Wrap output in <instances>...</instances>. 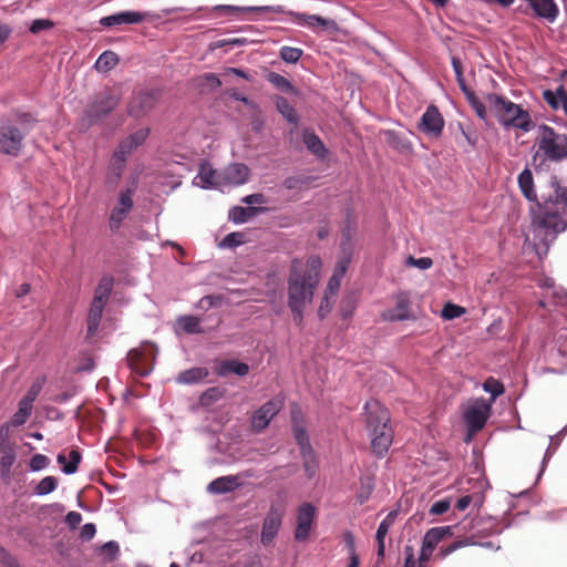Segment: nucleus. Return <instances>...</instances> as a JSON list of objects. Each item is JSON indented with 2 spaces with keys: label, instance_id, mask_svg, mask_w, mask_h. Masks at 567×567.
<instances>
[{
  "label": "nucleus",
  "instance_id": "nucleus-1",
  "mask_svg": "<svg viewBox=\"0 0 567 567\" xmlns=\"http://www.w3.org/2000/svg\"><path fill=\"white\" fill-rule=\"evenodd\" d=\"M551 192L542 194L540 214H535L532 224L537 236L548 245L558 234L567 229V186H561L556 176L550 177Z\"/></svg>",
  "mask_w": 567,
  "mask_h": 567
},
{
  "label": "nucleus",
  "instance_id": "nucleus-2",
  "mask_svg": "<svg viewBox=\"0 0 567 567\" xmlns=\"http://www.w3.org/2000/svg\"><path fill=\"white\" fill-rule=\"evenodd\" d=\"M535 146L532 166L536 172L548 169L550 164L567 161V134L556 131L548 124L536 126Z\"/></svg>",
  "mask_w": 567,
  "mask_h": 567
},
{
  "label": "nucleus",
  "instance_id": "nucleus-3",
  "mask_svg": "<svg viewBox=\"0 0 567 567\" xmlns=\"http://www.w3.org/2000/svg\"><path fill=\"white\" fill-rule=\"evenodd\" d=\"M367 430L371 440L373 453L379 457L385 456L393 442V429L389 410L377 400L364 404Z\"/></svg>",
  "mask_w": 567,
  "mask_h": 567
},
{
  "label": "nucleus",
  "instance_id": "nucleus-4",
  "mask_svg": "<svg viewBox=\"0 0 567 567\" xmlns=\"http://www.w3.org/2000/svg\"><path fill=\"white\" fill-rule=\"evenodd\" d=\"M486 100L496 113H504V115L498 116V122L504 127H514L523 132H529L535 127L528 111L519 104L496 93H488Z\"/></svg>",
  "mask_w": 567,
  "mask_h": 567
},
{
  "label": "nucleus",
  "instance_id": "nucleus-5",
  "mask_svg": "<svg viewBox=\"0 0 567 567\" xmlns=\"http://www.w3.org/2000/svg\"><path fill=\"white\" fill-rule=\"evenodd\" d=\"M291 431L299 447L305 475L308 480L316 477L319 470V461L302 420L293 412L291 413Z\"/></svg>",
  "mask_w": 567,
  "mask_h": 567
},
{
  "label": "nucleus",
  "instance_id": "nucleus-6",
  "mask_svg": "<svg viewBox=\"0 0 567 567\" xmlns=\"http://www.w3.org/2000/svg\"><path fill=\"white\" fill-rule=\"evenodd\" d=\"M121 96L112 91H103L89 102L83 111L84 120L90 127L109 116L120 104Z\"/></svg>",
  "mask_w": 567,
  "mask_h": 567
},
{
  "label": "nucleus",
  "instance_id": "nucleus-7",
  "mask_svg": "<svg viewBox=\"0 0 567 567\" xmlns=\"http://www.w3.org/2000/svg\"><path fill=\"white\" fill-rule=\"evenodd\" d=\"M156 352V346L151 342L130 350L126 355L128 368L138 377H147L153 371Z\"/></svg>",
  "mask_w": 567,
  "mask_h": 567
},
{
  "label": "nucleus",
  "instance_id": "nucleus-8",
  "mask_svg": "<svg viewBox=\"0 0 567 567\" xmlns=\"http://www.w3.org/2000/svg\"><path fill=\"white\" fill-rule=\"evenodd\" d=\"M492 405L484 398H476L472 400L463 410V419L466 424L468 436L480 432L486 424Z\"/></svg>",
  "mask_w": 567,
  "mask_h": 567
},
{
  "label": "nucleus",
  "instance_id": "nucleus-9",
  "mask_svg": "<svg viewBox=\"0 0 567 567\" xmlns=\"http://www.w3.org/2000/svg\"><path fill=\"white\" fill-rule=\"evenodd\" d=\"M317 284L307 279L305 275L291 272L288 278V303H310Z\"/></svg>",
  "mask_w": 567,
  "mask_h": 567
},
{
  "label": "nucleus",
  "instance_id": "nucleus-10",
  "mask_svg": "<svg viewBox=\"0 0 567 567\" xmlns=\"http://www.w3.org/2000/svg\"><path fill=\"white\" fill-rule=\"evenodd\" d=\"M27 130L22 131L12 123H3L0 125V153L10 156H18L22 150L23 138Z\"/></svg>",
  "mask_w": 567,
  "mask_h": 567
},
{
  "label": "nucleus",
  "instance_id": "nucleus-11",
  "mask_svg": "<svg viewBox=\"0 0 567 567\" xmlns=\"http://www.w3.org/2000/svg\"><path fill=\"white\" fill-rule=\"evenodd\" d=\"M161 96L158 89H145L137 92L128 102L130 116L140 118L151 112Z\"/></svg>",
  "mask_w": 567,
  "mask_h": 567
},
{
  "label": "nucleus",
  "instance_id": "nucleus-12",
  "mask_svg": "<svg viewBox=\"0 0 567 567\" xmlns=\"http://www.w3.org/2000/svg\"><path fill=\"white\" fill-rule=\"evenodd\" d=\"M209 11L217 13L220 17L233 18L239 13L247 12H285L284 6H233V4H216L213 7H198L196 11Z\"/></svg>",
  "mask_w": 567,
  "mask_h": 567
},
{
  "label": "nucleus",
  "instance_id": "nucleus-13",
  "mask_svg": "<svg viewBox=\"0 0 567 567\" xmlns=\"http://www.w3.org/2000/svg\"><path fill=\"white\" fill-rule=\"evenodd\" d=\"M444 118L434 104H430L421 116L417 130L430 137L436 138L441 136L444 128Z\"/></svg>",
  "mask_w": 567,
  "mask_h": 567
},
{
  "label": "nucleus",
  "instance_id": "nucleus-14",
  "mask_svg": "<svg viewBox=\"0 0 567 567\" xmlns=\"http://www.w3.org/2000/svg\"><path fill=\"white\" fill-rule=\"evenodd\" d=\"M282 409V401L278 398L270 399L265 402L258 410L251 415V427L255 432L259 433L264 431L271 420Z\"/></svg>",
  "mask_w": 567,
  "mask_h": 567
},
{
  "label": "nucleus",
  "instance_id": "nucleus-15",
  "mask_svg": "<svg viewBox=\"0 0 567 567\" xmlns=\"http://www.w3.org/2000/svg\"><path fill=\"white\" fill-rule=\"evenodd\" d=\"M282 518L284 509L272 505L262 522L260 534L262 545L268 546L274 542L281 527Z\"/></svg>",
  "mask_w": 567,
  "mask_h": 567
},
{
  "label": "nucleus",
  "instance_id": "nucleus-16",
  "mask_svg": "<svg viewBox=\"0 0 567 567\" xmlns=\"http://www.w3.org/2000/svg\"><path fill=\"white\" fill-rule=\"evenodd\" d=\"M285 14H288L295 19V22L300 27H306L311 30H315L316 28L320 27L323 30L327 31H337L338 24L333 19L323 18L319 14H308L305 12H296L292 10H287L285 8Z\"/></svg>",
  "mask_w": 567,
  "mask_h": 567
},
{
  "label": "nucleus",
  "instance_id": "nucleus-17",
  "mask_svg": "<svg viewBox=\"0 0 567 567\" xmlns=\"http://www.w3.org/2000/svg\"><path fill=\"white\" fill-rule=\"evenodd\" d=\"M150 128H140L134 133H131L125 138L121 140L112 155L118 156V158L127 162V158L137 150L148 137Z\"/></svg>",
  "mask_w": 567,
  "mask_h": 567
},
{
  "label": "nucleus",
  "instance_id": "nucleus-18",
  "mask_svg": "<svg viewBox=\"0 0 567 567\" xmlns=\"http://www.w3.org/2000/svg\"><path fill=\"white\" fill-rule=\"evenodd\" d=\"M316 517V507L309 503H302L298 508L297 527L295 530V539L303 542L309 537L312 524Z\"/></svg>",
  "mask_w": 567,
  "mask_h": 567
},
{
  "label": "nucleus",
  "instance_id": "nucleus-19",
  "mask_svg": "<svg viewBox=\"0 0 567 567\" xmlns=\"http://www.w3.org/2000/svg\"><path fill=\"white\" fill-rule=\"evenodd\" d=\"M411 301L405 293H400L396 299L394 308L383 311L382 318L384 321L399 322L414 319L410 311Z\"/></svg>",
  "mask_w": 567,
  "mask_h": 567
},
{
  "label": "nucleus",
  "instance_id": "nucleus-20",
  "mask_svg": "<svg viewBox=\"0 0 567 567\" xmlns=\"http://www.w3.org/2000/svg\"><path fill=\"white\" fill-rule=\"evenodd\" d=\"M145 19V13L140 11H120L101 18L100 24L104 28H112L120 24H138Z\"/></svg>",
  "mask_w": 567,
  "mask_h": 567
},
{
  "label": "nucleus",
  "instance_id": "nucleus-21",
  "mask_svg": "<svg viewBox=\"0 0 567 567\" xmlns=\"http://www.w3.org/2000/svg\"><path fill=\"white\" fill-rule=\"evenodd\" d=\"M517 182H518V187H519L522 194L524 195V197L528 202L535 203L537 208H538V212L537 213H533V216L535 214H540V207L543 205V198L540 197V199H539L538 196H537V193L535 190V184H534V177H533L532 171L528 167L524 168L519 173Z\"/></svg>",
  "mask_w": 567,
  "mask_h": 567
},
{
  "label": "nucleus",
  "instance_id": "nucleus-22",
  "mask_svg": "<svg viewBox=\"0 0 567 567\" xmlns=\"http://www.w3.org/2000/svg\"><path fill=\"white\" fill-rule=\"evenodd\" d=\"M193 185L203 189H215L219 187L216 177V171L213 168L208 161H202L198 166V172L193 179Z\"/></svg>",
  "mask_w": 567,
  "mask_h": 567
},
{
  "label": "nucleus",
  "instance_id": "nucleus-23",
  "mask_svg": "<svg viewBox=\"0 0 567 567\" xmlns=\"http://www.w3.org/2000/svg\"><path fill=\"white\" fill-rule=\"evenodd\" d=\"M302 142L306 148L319 161L327 158L329 150L318 134L311 128L302 131Z\"/></svg>",
  "mask_w": 567,
  "mask_h": 567
},
{
  "label": "nucleus",
  "instance_id": "nucleus-24",
  "mask_svg": "<svg viewBox=\"0 0 567 567\" xmlns=\"http://www.w3.org/2000/svg\"><path fill=\"white\" fill-rule=\"evenodd\" d=\"M241 485L237 475H226L213 480L207 485V492L213 495H224L236 491Z\"/></svg>",
  "mask_w": 567,
  "mask_h": 567
},
{
  "label": "nucleus",
  "instance_id": "nucleus-25",
  "mask_svg": "<svg viewBox=\"0 0 567 567\" xmlns=\"http://www.w3.org/2000/svg\"><path fill=\"white\" fill-rule=\"evenodd\" d=\"M267 210L268 208L264 206H234L228 212V219L235 225H241Z\"/></svg>",
  "mask_w": 567,
  "mask_h": 567
},
{
  "label": "nucleus",
  "instance_id": "nucleus-26",
  "mask_svg": "<svg viewBox=\"0 0 567 567\" xmlns=\"http://www.w3.org/2000/svg\"><path fill=\"white\" fill-rule=\"evenodd\" d=\"M250 169L246 164L233 163L224 171V179L233 186H240L248 182Z\"/></svg>",
  "mask_w": 567,
  "mask_h": 567
},
{
  "label": "nucleus",
  "instance_id": "nucleus-27",
  "mask_svg": "<svg viewBox=\"0 0 567 567\" xmlns=\"http://www.w3.org/2000/svg\"><path fill=\"white\" fill-rule=\"evenodd\" d=\"M454 528H456V526H452V525L437 526V527L430 528L423 536L422 545L426 549L434 550V548L437 546V544L441 540L454 535Z\"/></svg>",
  "mask_w": 567,
  "mask_h": 567
},
{
  "label": "nucleus",
  "instance_id": "nucleus-28",
  "mask_svg": "<svg viewBox=\"0 0 567 567\" xmlns=\"http://www.w3.org/2000/svg\"><path fill=\"white\" fill-rule=\"evenodd\" d=\"M538 18L553 23L558 17V7L554 0H527Z\"/></svg>",
  "mask_w": 567,
  "mask_h": 567
},
{
  "label": "nucleus",
  "instance_id": "nucleus-29",
  "mask_svg": "<svg viewBox=\"0 0 567 567\" xmlns=\"http://www.w3.org/2000/svg\"><path fill=\"white\" fill-rule=\"evenodd\" d=\"M248 372L249 365L236 359L221 360L215 365V373L220 378H225L229 373H234L238 377H245Z\"/></svg>",
  "mask_w": 567,
  "mask_h": 567
},
{
  "label": "nucleus",
  "instance_id": "nucleus-30",
  "mask_svg": "<svg viewBox=\"0 0 567 567\" xmlns=\"http://www.w3.org/2000/svg\"><path fill=\"white\" fill-rule=\"evenodd\" d=\"M354 234H355V225L351 220L350 213H348L347 219H346L343 228L341 230L340 255L353 257V254H354L353 236H354Z\"/></svg>",
  "mask_w": 567,
  "mask_h": 567
},
{
  "label": "nucleus",
  "instance_id": "nucleus-31",
  "mask_svg": "<svg viewBox=\"0 0 567 567\" xmlns=\"http://www.w3.org/2000/svg\"><path fill=\"white\" fill-rule=\"evenodd\" d=\"M209 375V371L205 367H194L181 371L176 377V382L184 385H195L202 383Z\"/></svg>",
  "mask_w": 567,
  "mask_h": 567
},
{
  "label": "nucleus",
  "instance_id": "nucleus-32",
  "mask_svg": "<svg viewBox=\"0 0 567 567\" xmlns=\"http://www.w3.org/2000/svg\"><path fill=\"white\" fill-rule=\"evenodd\" d=\"M125 167L126 162L124 159L118 158V156H111L105 177V184L109 188H115L118 185Z\"/></svg>",
  "mask_w": 567,
  "mask_h": 567
},
{
  "label": "nucleus",
  "instance_id": "nucleus-33",
  "mask_svg": "<svg viewBox=\"0 0 567 567\" xmlns=\"http://www.w3.org/2000/svg\"><path fill=\"white\" fill-rule=\"evenodd\" d=\"M274 103L277 112L289 123L292 125H298L299 115L296 109L290 104V102L282 95H275Z\"/></svg>",
  "mask_w": 567,
  "mask_h": 567
},
{
  "label": "nucleus",
  "instance_id": "nucleus-34",
  "mask_svg": "<svg viewBox=\"0 0 567 567\" xmlns=\"http://www.w3.org/2000/svg\"><path fill=\"white\" fill-rule=\"evenodd\" d=\"M56 461L62 465V473L65 475H72L76 473L79 468V464L82 461V454L79 450H71L69 456L63 453H59L56 456Z\"/></svg>",
  "mask_w": 567,
  "mask_h": 567
},
{
  "label": "nucleus",
  "instance_id": "nucleus-35",
  "mask_svg": "<svg viewBox=\"0 0 567 567\" xmlns=\"http://www.w3.org/2000/svg\"><path fill=\"white\" fill-rule=\"evenodd\" d=\"M105 303H97L96 301L91 302L90 310L87 313V338L93 337L99 330Z\"/></svg>",
  "mask_w": 567,
  "mask_h": 567
},
{
  "label": "nucleus",
  "instance_id": "nucleus-36",
  "mask_svg": "<svg viewBox=\"0 0 567 567\" xmlns=\"http://www.w3.org/2000/svg\"><path fill=\"white\" fill-rule=\"evenodd\" d=\"M266 80L280 92L295 96L299 94L298 89L291 83V81L279 73L270 71L266 74Z\"/></svg>",
  "mask_w": 567,
  "mask_h": 567
},
{
  "label": "nucleus",
  "instance_id": "nucleus-37",
  "mask_svg": "<svg viewBox=\"0 0 567 567\" xmlns=\"http://www.w3.org/2000/svg\"><path fill=\"white\" fill-rule=\"evenodd\" d=\"M114 286V278L111 275H105L101 278L94 291L93 301L97 303H107Z\"/></svg>",
  "mask_w": 567,
  "mask_h": 567
},
{
  "label": "nucleus",
  "instance_id": "nucleus-38",
  "mask_svg": "<svg viewBox=\"0 0 567 567\" xmlns=\"http://www.w3.org/2000/svg\"><path fill=\"white\" fill-rule=\"evenodd\" d=\"M227 393L224 386H212L204 391L199 396V404L203 408H210L225 398Z\"/></svg>",
  "mask_w": 567,
  "mask_h": 567
},
{
  "label": "nucleus",
  "instance_id": "nucleus-39",
  "mask_svg": "<svg viewBox=\"0 0 567 567\" xmlns=\"http://www.w3.org/2000/svg\"><path fill=\"white\" fill-rule=\"evenodd\" d=\"M177 322L187 334H204L207 332V329L200 326V319L196 316H181Z\"/></svg>",
  "mask_w": 567,
  "mask_h": 567
},
{
  "label": "nucleus",
  "instance_id": "nucleus-40",
  "mask_svg": "<svg viewBox=\"0 0 567 567\" xmlns=\"http://www.w3.org/2000/svg\"><path fill=\"white\" fill-rule=\"evenodd\" d=\"M17 460L16 451L0 453V478L8 483L11 480V468Z\"/></svg>",
  "mask_w": 567,
  "mask_h": 567
},
{
  "label": "nucleus",
  "instance_id": "nucleus-41",
  "mask_svg": "<svg viewBox=\"0 0 567 567\" xmlns=\"http://www.w3.org/2000/svg\"><path fill=\"white\" fill-rule=\"evenodd\" d=\"M386 141L395 150L400 152H411L412 151V144L406 138V136L402 135L399 132L395 131H386Z\"/></svg>",
  "mask_w": 567,
  "mask_h": 567
},
{
  "label": "nucleus",
  "instance_id": "nucleus-42",
  "mask_svg": "<svg viewBox=\"0 0 567 567\" xmlns=\"http://www.w3.org/2000/svg\"><path fill=\"white\" fill-rule=\"evenodd\" d=\"M118 61V55L115 52L104 51L95 61L94 66L99 72H107L112 70Z\"/></svg>",
  "mask_w": 567,
  "mask_h": 567
},
{
  "label": "nucleus",
  "instance_id": "nucleus-43",
  "mask_svg": "<svg viewBox=\"0 0 567 567\" xmlns=\"http://www.w3.org/2000/svg\"><path fill=\"white\" fill-rule=\"evenodd\" d=\"M321 268V258L317 255H312L307 260V270L303 275L307 277V279L318 285Z\"/></svg>",
  "mask_w": 567,
  "mask_h": 567
},
{
  "label": "nucleus",
  "instance_id": "nucleus-44",
  "mask_svg": "<svg viewBox=\"0 0 567 567\" xmlns=\"http://www.w3.org/2000/svg\"><path fill=\"white\" fill-rule=\"evenodd\" d=\"M483 390L491 394V399L487 400V402H491V405L494 403L496 398L505 392L504 384L493 377H489L485 380L483 383Z\"/></svg>",
  "mask_w": 567,
  "mask_h": 567
},
{
  "label": "nucleus",
  "instance_id": "nucleus-45",
  "mask_svg": "<svg viewBox=\"0 0 567 567\" xmlns=\"http://www.w3.org/2000/svg\"><path fill=\"white\" fill-rule=\"evenodd\" d=\"M58 478L55 476H45L33 488L37 496H45L54 492L58 487Z\"/></svg>",
  "mask_w": 567,
  "mask_h": 567
},
{
  "label": "nucleus",
  "instance_id": "nucleus-46",
  "mask_svg": "<svg viewBox=\"0 0 567 567\" xmlns=\"http://www.w3.org/2000/svg\"><path fill=\"white\" fill-rule=\"evenodd\" d=\"M564 94H567V92L563 85H559L556 91L545 90L543 92V99L553 110H558L561 105Z\"/></svg>",
  "mask_w": 567,
  "mask_h": 567
},
{
  "label": "nucleus",
  "instance_id": "nucleus-47",
  "mask_svg": "<svg viewBox=\"0 0 567 567\" xmlns=\"http://www.w3.org/2000/svg\"><path fill=\"white\" fill-rule=\"evenodd\" d=\"M374 489L373 478L365 476L360 478V488L357 493V502L363 505L371 496Z\"/></svg>",
  "mask_w": 567,
  "mask_h": 567
},
{
  "label": "nucleus",
  "instance_id": "nucleus-48",
  "mask_svg": "<svg viewBox=\"0 0 567 567\" xmlns=\"http://www.w3.org/2000/svg\"><path fill=\"white\" fill-rule=\"evenodd\" d=\"M31 413L32 404L21 399L18 411L12 416V424L16 426L24 424Z\"/></svg>",
  "mask_w": 567,
  "mask_h": 567
},
{
  "label": "nucleus",
  "instance_id": "nucleus-49",
  "mask_svg": "<svg viewBox=\"0 0 567 567\" xmlns=\"http://www.w3.org/2000/svg\"><path fill=\"white\" fill-rule=\"evenodd\" d=\"M245 243L244 234L240 231H233L227 234L219 243V248L234 249L241 246Z\"/></svg>",
  "mask_w": 567,
  "mask_h": 567
},
{
  "label": "nucleus",
  "instance_id": "nucleus-50",
  "mask_svg": "<svg viewBox=\"0 0 567 567\" xmlns=\"http://www.w3.org/2000/svg\"><path fill=\"white\" fill-rule=\"evenodd\" d=\"M303 51L299 48L285 45L280 49L279 55L286 63L295 64L302 56Z\"/></svg>",
  "mask_w": 567,
  "mask_h": 567
},
{
  "label": "nucleus",
  "instance_id": "nucleus-51",
  "mask_svg": "<svg viewBox=\"0 0 567 567\" xmlns=\"http://www.w3.org/2000/svg\"><path fill=\"white\" fill-rule=\"evenodd\" d=\"M463 313H465V309L451 301L446 302L441 311L442 318L446 320L456 319L461 317Z\"/></svg>",
  "mask_w": 567,
  "mask_h": 567
},
{
  "label": "nucleus",
  "instance_id": "nucleus-52",
  "mask_svg": "<svg viewBox=\"0 0 567 567\" xmlns=\"http://www.w3.org/2000/svg\"><path fill=\"white\" fill-rule=\"evenodd\" d=\"M127 212H125L124 209L122 208H118V207H114L111 212V215H110V219H109V227L112 231H116L123 220L126 218L127 216Z\"/></svg>",
  "mask_w": 567,
  "mask_h": 567
},
{
  "label": "nucleus",
  "instance_id": "nucleus-53",
  "mask_svg": "<svg viewBox=\"0 0 567 567\" xmlns=\"http://www.w3.org/2000/svg\"><path fill=\"white\" fill-rule=\"evenodd\" d=\"M351 261H352V257L340 255V258L333 268V272H332L331 277L342 280V278L347 274V270H348Z\"/></svg>",
  "mask_w": 567,
  "mask_h": 567
},
{
  "label": "nucleus",
  "instance_id": "nucleus-54",
  "mask_svg": "<svg viewBox=\"0 0 567 567\" xmlns=\"http://www.w3.org/2000/svg\"><path fill=\"white\" fill-rule=\"evenodd\" d=\"M118 553L120 546L115 540H109L100 547V554L104 556L109 561L115 559Z\"/></svg>",
  "mask_w": 567,
  "mask_h": 567
},
{
  "label": "nucleus",
  "instance_id": "nucleus-55",
  "mask_svg": "<svg viewBox=\"0 0 567 567\" xmlns=\"http://www.w3.org/2000/svg\"><path fill=\"white\" fill-rule=\"evenodd\" d=\"M133 193H134V189L133 188H124L118 194V203H120V207L118 208H122L124 209L125 212L130 213L131 209L133 208Z\"/></svg>",
  "mask_w": 567,
  "mask_h": 567
},
{
  "label": "nucleus",
  "instance_id": "nucleus-56",
  "mask_svg": "<svg viewBox=\"0 0 567 567\" xmlns=\"http://www.w3.org/2000/svg\"><path fill=\"white\" fill-rule=\"evenodd\" d=\"M50 464V460L48 456L43 454H34L29 462V468L31 472H40L48 467Z\"/></svg>",
  "mask_w": 567,
  "mask_h": 567
},
{
  "label": "nucleus",
  "instance_id": "nucleus-57",
  "mask_svg": "<svg viewBox=\"0 0 567 567\" xmlns=\"http://www.w3.org/2000/svg\"><path fill=\"white\" fill-rule=\"evenodd\" d=\"M9 425H0V453L14 451L13 444L9 440Z\"/></svg>",
  "mask_w": 567,
  "mask_h": 567
},
{
  "label": "nucleus",
  "instance_id": "nucleus-58",
  "mask_svg": "<svg viewBox=\"0 0 567 567\" xmlns=\"http://www.w3.org/2000/svg\"><path fill=\"white\" fill-rule=\"evenodd\" d=\"M406 265L410 267H415L421 270H426L432 267L433 260L430 257H420L415 258L413 256H409L406 258Z\"/></svg>",
  "mask_w": 567,
  "mask_h": 567
},
{
  "label": "nucleus",
  "instance_id": "nucleus-59",
  "mask_svg": "<svg viewBox=\"0 0 567 567\" xmlns=\"http://www.w3.org/2000/svg\"><path fill=\"white\" fill-rule=\"evenodd\" d=\"M308 183V177L288 176L284 179L282 186L288 190H295Z\"/></svg>",
  "mask_w": 567,
  "mask_h": 567
},
{
  "label": "nucleus",
  "instance_id": "nucleus-60",
  "mask_svg": "<svg viewBox=\"0 0 567 567\" xmlns=\"http://www.w3.org/2000/svg\"><path fill=\"white\" fill-rule=\"evenodd\" d=\"M0 564L4 567H20L17 557L3 547H0Z\"/></svg>",
  "mask_w": 567,
  "mask_h": 567
},
{
  "label": "nucleus",
  "instance_id": "nucleus-61",
  "mask_svg": "<svg viewBox=\"0 0 567 567\" xmlns=\"http://www.w3.org/2000/svg\"><path fill=\"white\" fill-rule=\"evenodd\" d=\"M219 301H220V297L215 296V295H207V296H204L198 301V303L196 305V308L202 309V310H208L210 308L218 306Z\"/></svg>",
  "mask_w": 567,
  "mask_h": 567
},
{
  "label": "nucleus",
  "instance_id": "nucleus-62",
  "mask_svg": "<svg viewBox=\"0 0 567 567\" xmlns=\"http://www.w3.org/2000/svg\"><path fill=\"white\" fill-rule=\"evenodd\" d=\"M471 107L475 111L477 117L483 121L487 118V111L484 103L475 95L473 100L467 101Z\"/></svg>",
  "mask_w": 567,
  "mask_h": 567
},
{
  "label": "nucleus",
  "instance_id": "nucleus-63",
  "mask_svg": "<svg viewBox=\"0 0 567 567\" xmlns=\"http://www.w3.org/2000/svg\"><path fill=\"white\" fill-rule=\"evenodd\" d=\"M467 543L464 542V540H456V542H453L452 544H450L449 546H445V547H441L439 553H437V556L442 559L446 558L447 556H450L452 553H454L455 550L466 546Z\"/></svg>",
  "mask_w": 567,
  "mask_h": 567
},
{
  "label": "nucleus",
  "instance_id": "nucleus-64",
  "mask_svg": "<svg viewBox=\"0 0 567 567\" xmlns=\"http://www.w3.org/2000/svg\"><path fill=\"white\" fill-rule=\"evenodd\" d=\"M42 390V382H33L31 384V386L28 389L27 393L24 394V396L22 398V400L33 404V402L37 400V398L39 396L40 392Z\"/></svg>",
  "mask_w": 567,
  "mask_h": 567
}]
</instances>
